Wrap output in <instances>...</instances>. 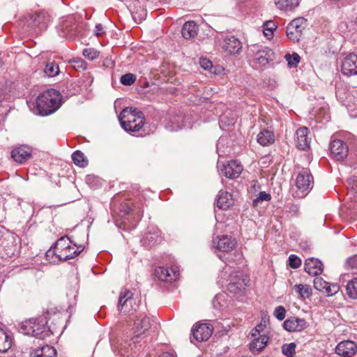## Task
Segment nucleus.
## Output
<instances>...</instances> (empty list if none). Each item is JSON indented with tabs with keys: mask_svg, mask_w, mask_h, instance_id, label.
Instances as JSON below:
<instances>
[{
	"mask_svg": "<svg viewBox=\"0 0 357 357\" xmlns=\"http://www.w3.org/2000/svg\"><path fill=\"white\" fill-rule=\"evenodd\" d=\"M283 327L289 332H300L306 328L307 322L304 319L293 317L284 321Z\"/></svg>",
	"mask_w": 357,
	"mask_h": 357,
	"instance_id": "nucleus-17",
	"label": "nucleus"
},
{
	"mask_svg": "<svg viewBox=\"0 0 357 357\" xmlns=\"http://www.w3.org/2000/svg\"><path fill=\"white\" fill-rule=\"evenodd\" d=\"M294 289L298 296L303 299L309 298L312 294L311 289L307 284H296Z\"/></svg>",
	"mask_w": 357,
	"mask_h": 357,
	"instance_id": "nucleus-32",
	"label": "nucleus"
},
{
	"mask_svg": "<svg viewBox=\"0 0 357 357\" xmlns=\"http://www.w3.org/2000/svg\"><path fill=\"white\" fill-rule=\"evenodd\" d=\"M341 72L348 77L357 75V54L351 53L344 58L341 64Z\"/></svg>",
	"mask_w": 357,
	"mask_h": 357,
	"instance_id": "nucleus-10",
	"label": "nucleus"
},
{
	"mask_svg": "<svg viewBox=\"0 0 357 357\" xmlns=\"http://www.w3.org/2000/svg\"><path fill=\"white\" fill-rule=\"evenodd\" d=\"M331 156L337 161L344 160L349 153V147L344 141L341 139H333L330 144Z\"/></svg>",
	"mask_w": 357,
	"mask_h": 357,
	"instance_id": "nucleus-9",
	"label": "nucleus"
},
{
	"mask_svg": "<svg viewBox=\"0 0 357 357\" xmlns=\"http://www.w3.org/2000/svg\"><path fill=\"white\" fill-rule=\"evenodd\" d=\"M257 139L261 146H266L275 142V135L272 131L264 129L258 134Z\"/></svg>",
	"mask_w": 357,
	"mask_h": 357,
	"instance_id": "nucleus-27",
	"label": "nucleus"
},
{
	"mask_svg": "<svg viewBox=\"0 0 357 357\" xmlns=\"http://www.w3.org/2000/svg\"><path fill=\"white\" fill-rule=\"evenodd\" d=\"M301 264V259L295 255H291L289 257V265L292 268H297Z\"/></svg>",
	"mask_w": 357,
	"mask_h": 357,
	"instance_id": "nucleus-44",
	"label": "nucleus"
},
{
	"mask_svg": "<svg viewBox=\"0 0 357 357\" xmlns=\"http://www.w3.org/2000/svg\"><path fill=\"white\" fill-rule=\"evenodd\" d=\"M199 63L201 67L204 70H210L213 66L212 62L206 58L200 59Z\"/></svg>",
	"mask_w": 357,
	"mask_h": 357,
	"instance_id": "nucleus-48",
	"label": "nucleus"
},
{
	"mask_svg": "<svg viewBox=\"0 0 357 357\" xmlns=\"http://www.w3.org/2000/svg\"><path fill=\"white\" fill-rule=\"evenodd\" d=\"M56 350L54 347L49 345H44L41 347L33 349L31 351V357H55Z\"/></svg>",
	"mask_w": 357,
	"mask_h": 357,
	"instance_id": "nucleus-25",
	"label": "nucleus"
},
{
	"mask_svg": "<svg viewBox=\"0 0 357 357\" xmlns=\"http://www.w3.org/2000/svg\"><path fill=\"white\" fill-rule=\"evenodd\" d=\"M104 33L103 27L101 24H98L95 27V33L97 36H101Z\"/></svg>",
	"mask_w": 357,
	"mask_h": 357,
	"instance_id": "nucleus-50",
	"label": "nucleus"
},
{
	"mask_svg": "<svg viewBox=\"0 0 357 357\" xmlns=\"http://www.w3.org/2000/svg\"><path fill=\"white\" fill-rule=\"evenodd\" d=\"M31 153L32 149L30 146L26 145H22L15 148L11 151V157L17 162L22 164L30 158Z\"/></svg>",
	"mask_w": 357,
	"mask_h": 357,
	"instance_id": "nucleus-19",
	"label": "nucleus"
},
{
	"mask_svg": "<svg viewBox=\"0 0 357 357\" xmlns=\"http://www.w3.org/2000/svg\"><path fill=\"white\" fill-rule=\"evenodd\" d=\"M284 355L287 357H293L296 354V344L294 342L285 344L282 347Z\"/></svg>",
	"mask_w": 357,
	"mask_h": 357,
	"instance_id": "nucleus-39",
	"label": "nucleus"
},
{
	"mask_svg": "<svg viewBox=\"0 0 357 357\" xmlns=\"http://www.w3.org/2000/svg\"><path fill=\"white\" fill-rule=\"evenodd\" d=\"M83 250L84 247L82 245H77L75 243L73 242V244H70L59 257L61 258V261H67L77 257Z\"/></svg>",
	"mask_w": 357,
	"mask_h": 357,
	"instance_id": "nucleus-24",
	"label": "nucleus"
},
{
	"mask_svg": "<svg viewBox=\"0 0 357 357\" xmlns=\"http://www.w3.org/2000/svg\"><path fill=\"white\" fill-rule=\"evenodd\" d=\"M154 275L159 280L167 282L175 281L178 276L177 271L172 268H167L163 266L157 267L155 270Z\"/></svg>",
	"mask_w": 357,
	"mask_h": 357,
	"instance_id": "nucleus-18",
	"label": "nucleus"
},
{
	"mask_svg": "<svg viewBox=\"0 0 357 357\" xmlns=\"http://www.w3.org/2000/svg\"><path fill=\"white\" fill-rule=\"evenodd\" d=\"M150 317L145 314H140L134 322L135 333L136 336H140L148 331L155 323L151 324Z\"/></svg>",
	"mask_w": 357,
	"mask_h": 357,
	"instance_id": "nucleus-16",
	"label": "nucleus"
},
{
	"mask_svg": "<svg viewBox=\"0 0 357 357\" xmlns=\"http://www.w3.org/2000/svg\"><path fill=\"white\" fill-rule=\"evenodd\" d=\"M275 3L280 10H291L298 6V0H275Z\"/></svg>",
	"mask_w": 357,
	"mask_h": 357,
	"instance_id": "nucleus-31",
	"label": "nucleus"
},
{
	"mask_svg": "<svg viewBox=\"0 0 357 357\" xmlns=\"http://www.w3.org/2000/svg\"><path fill=\"white\" fill-rule=\"evenodd\" d=\"M324 265L321 261L315 258H308L304 264L305 271L311 275H320L323 271Z\"/></svg>",
	"mask_w": 357,
	"mask_h": 357,
	"instance_id": "nucleus-21",
	"label": "nucleus"
},
{
	"mask_svg": "<svg viewBox=\"0 0 357 357\" xmlns=\"http://www.w3.org/2000/svg\"><path fill=\"white\" fill-rule=\"evenodd\" d=\"M250 350L254 354H259L268 344L269 337L263 333L262 335L252 337Z\"/></svg>",
	"mask_w": 357,
	"mask_h": 357,
	"instance_id": "nucleus-20",
	"label": "nucleus"
},
{
	"mask_svg": "<svg viewBox=\"0 0 357 357\" xmlns=\"http://www.w3.org/2000/svg\"><path fill=\"white\" fill-rule=\"evenodd\" d=\"M44 73L48 77H54L59 74V68L56 63L48 62L45 67Z\"/></svg>",
	"mask_w": 357,
	"mask_h": 357,
	"instance_id": "nucleus-35",
	"label": "nucleus"
},
{
	"mask_svg": "<svg viewBox=\"0 0 357 357\" xmlns=\"http://www.w3.org/2000/svg\"><path fill=\"white\" fill-rule=\"evenodd\" d=\"M119 120L123 130L130 133L140 132L139 135H145L143 130L144 125V116L142 112L136 108L126 107L123 109L119 116Z\"/></svg>",
	"mask_w": 357,
	"mask_h": 357,
	"instance_id": "nucleus-1",
	"label": "nucleus"
},
{
	"mask_svg": "<svg viewBox=\"0 0 357 357\" xmlns=\"http://www.w3.org/2000/svg\"><path fill=\"white\" fill-rule=\"evenodd\" d=\"M159 357H175V356L172 354L166 352V353H163V354H160L159 356Z\"/></svg>",
	"mask_w": 357,
	"mask_h": 357,
	"instance_id": "nucleus-51",
	"label": "nucleus"
},
{
	"mask_svg": "<svg viewBox=\"0 0 357 357\" xmlns=\"http://www.w3.org/2000/svg\"><path fill=\"white\" fill-rule=\"evenodd\" d=\"M243 165L238 160H234L229 161L223 169H221L222 174L229 178H238L243 172Z\"/></svg>",
	"mask_w": 357,
	"mask_h": 357,
	"instance_id": "nucleus-14",
	"label": "nucleus"
},
{
	"mask_svg": "<svg viewBox=\"0 0 357 357\" xmlns=\"http://www.w3.org/2000/svg\"><path fill=\"white\" fill-rule=\"evenodd\" d=\"M45 317L32 318L20 324L19 331L24 335H31L39 339H44L50 335V330L47 326Z\"/></svg>",
	"mask_w": 357,
	"mask_h": 357,
	"instance_id": "nucleus-3",
	"label": "nucleus"
},
{
	"mask_svg": "<svg viewBox=\"0 0 357 357\" xmlns=\"http://www.w3.org/2000/svg\"><path fill=\"white\" fill-rule=\"evenodd\" d=\"M286 61H287L288 66L290 68L296 67L298 63L300 62V56L294 52L293 54H287L284 56Z\"/></svg>",
	"mask_w": 357,
	"mask_h": 357,
	"instance_id": "nucleus-37",
	"label": "nucleus"
},
{
	"mask_svg": "<svg viewBox=\"0 0 357 357\" xmlns=\"http://www.w3.org/2000/svg\"><path fill=\"white\" fill-rule=\"evenodd\" d=\"M355 22L357 24V17L356 18Z\"/></svg>",
	"mask_w": 357,
	"mask_h": 357,
	"instance_id": "nucleus-55",
	"label": "nucleus"
},
{
	"mask_svg": "<svg viewBox=\"0 0 357 357\" xmlns=\"http://www.w3.org/2000/svg\"><path fill=\"white\" fill-rule=\"evenodd\" d=\"M266 326V321L265 319H262L261 322L257 324L250 333L251 337H255L258 335H262L261 333L264 332Z\"/></svg>",
	"mask_w": 357,
	"mask_h": 357,
	"instance_id": "nucleus-38",
	"label": "nucleus"
},
{
	"mask_svg": "<svg viewBox=\"0 0 357 357\" xmlns=\"http://www.w3.org/2000/svg\"><path fill=\"white\" fill-rule=\"evenodd\" d=\"M136 76L132 73H126L121 76L120 82L123 85L130 86L135 83Z\"/></svg>",
	"mask_w": 357,
	"mask_h": 357,
	"instance_id": "nucleus-40",
	"label": "nucleus"
},
{
	"mask_svg": "<svg viewBox=\"0 0 357 357\" xmlns=\"http://www.w3.org/2000/svg\"><path fill=\"white\" fill-rule=\"evenodd\" d=\"M139 305L132 293L128 290H122L119 298L118 309L122 315L131 316L137 312Z\"/></svg>",
	"mask_w": 357,
	"mask_h": 357,
	"instance_id": "nucleus-5",
	"label": "nucleus"
},
{
	"mask_svg": "<svg viewBox=\"0 0 357 357\" xmlns=\"http://www.w3.org/2000/svg\"><path fill=\"white\" fill-rule=\"evenodd\" d=\"M250 52H252V64L256 68L266 66L275 58L273 51L266 46L255 45L251 47Z\"/></svg>",
	"mask_w": 357,
	"mask_h": 357,
	"instance_id": "nucleus-4",
	"label": "nucleus"
},
{
	"mask_svg": "<svg viewBox=\"0 0 357 357\" xmlns=\"http://www.w3.org/2000/svg\"><path fill=\"white\" fill-rule=\"evenodd\" d=\"M347 292L350 298H357V278H354L348 282Z\"/></svg>",
	"mask_w": 357,
	"mask_h": 357,
	"instance_id": "nucleus-36",
	"label": "nucleus"
},
{
	"mask_svg": "<svg viewBox=\"0 0 357 357\" xmlns=\"http://www.w3.org/2000/svg\"><path fill=\"white\" fill-rule=\"evenodd\" d=\"M198 26L193 21L185 22L182 28L181 33L184 38L192 39L197 35Z\"/></svg>",
	"mask_w": 357,
	"mask_h": 357,
	"instance_id": "nucleus-26",
	"label": "nucleus"
},
{
	"mask_svg": "<svg viewBox=\"0 0 357 357\" xmlns=\"http://www.w3.org/2000/svg\"><path fill=\"white\" fill-rule=\"evenodd\" d=\"M82 54L89 60H93L99 56V52L94 48H86L83 50Z\"/></svg>",
	"mask_w": 357,
	"mask_h": 357,
	"instance_id": "nucleus-42",
	"label": "nucleus"
},
{
	"mask_svg": "<svg viewBox=\"0 0 357 357\" xmlns=\"http://www.w3.org/2000/svg\"><path fill=\"white\" fill-rule=\"evenodd\" d=\"M306 24L303 17L293 20L287 27V36L294 42H298Z\"/></svg>",
	"mask_w": 357,
	"mask_h": 357,
	"instance_id": "nucleus-7",
	"label": "nucleus"
},
{
	"mask_svg": "<svg viewBox=\"0 0 357 357\" xmlns=\"http://www.w3.org/2000/svg\"><path fill=\"white\" fill-rule=\"evenodd\" d=\"M220 46L224 52L229 54H239L242 50L241 40L232 35L225 36L220 43Z\"/></svg>",
	"mask_w": 357,
	"mask_h": 357,
	"instance_id": "nucleus-8",
	"label": "nucleus"
},
{
	"mask_svg": "<svg viewBox=\"0 0 357 357\" xmlns=\"http://www.w3.org/2000/svg\"><path fill=\"white\" fill-rule=\"evenodd\" d=\"M311 137L309 129L307 127H301L296 132V146L303 151L310 147Z\"/></svg>",
	"mask_w": 357,
	"mask_h": 357,
	"instance_id": "nucleus-12",
	"label": "nucleus"
},
{
	"mask_svg": "<svg viewBox=\"0 0 357 357\" xmlns=\"http://www.w3.org/2000/svg\"><path fill=\"white\" fill-rule=\"evenodd\" d=\"M188 116H178L174 118V120L168 123L166 127L171 131H177L179 129L186 127H191L190 123L188 121Z\"/></svg>",
	"mask_w": 357,
	"mask_h": 357,
	"instance_id": "nucleus-22",
	"label": "nucleus"
},
{
	"mask_svg": "<svg viewBox=\"0 0 357 357\" xmlns=\"http://www.w3.org/2000/svg\"><path fill=\"white\" fill-rule=\"evenodd\" d=\"M230 123H231V124L234 123L233 120L230 123H229V124H230Z\"/></svg>",
	"mask_w": 357,
	"mask_h": 357,
	"instance_id": "nucleus-56",
	"label": "nucleus"
},
{
	"mask_svg": "<svg viewBox=\"0 0 357 357\" xmlns=\"http://www.w3.org/2000/svg\"><path fill=\"white\" fill-rule=\"evenodd\" d=\"M234 204L231 194L220 190L216 202V206L220 209L227 210Z\"/></svg>",
	"mask_w": 357,
	"mask_h": 357,
	"instance_id": "nucleus-23",
	"label": "nucleus"
},
{
	"mask_svg": "<svg viewBox=\"0 0 357 357\" xmlns=\"http://www.w3.org/2000/svg\"><path fill=\"white\" fill-rule=\"evenodd\" d=\"M271 199L270 194L266 193L264 191L260 192L258 197L253 200L254 205H256L259 202L269 201Z\"/></svg>",
	"mask_w": 357,
	"mask_h": 357,
	"instance_id": "nucleus-47",
	"label": "nucleus"
},
{
	"mask_svg": "<svg viewBox=\"0 0 357 357\" xmlns=\"http://www.w3.org/2000/svg\"><path fill=\"white\" fill-rule=\"evenodd\" d=\"M313 185V176L308 169H303L296 178V186L298 189L297 197H303Z\"/></svg>",
	"mask_w": 357,
	"mask_h": 357,
	"instance_id": "nucleus-6",
	"label": "nucleus"
},
{
	"mask_svg": "<svg viewBox=\"0 0 357 357\" xmlns=\"http://www.w3.org/2000/svg\"><path fill=\"white\" fill-rule=\"evenodd\" d=\"M274 316L280 321L285 318L286 310L283 306H278L274 310Z\"/></svg>",
	"mask_w": 357,
	"mask_h": 357,
	"instance_id": "nucleus-45",
	"label": "nucleus"
},
{
	"mask_svg": "<svg viewBox=\"0 0 357 357\" xmlns=\"http://www.w3.org/2000/svg\"><path fill=\"white\" fill-rule=\"evenodd\" d=\"M356 351L357 345L351 340L342 341L335 347V353L341 357H353Z\"/></svg>",
	"mask_w": 357,
	"mask_h": 357,
	"instance_id": "nucleus-13",
	"label": "nucleus"
},
{
	"mask_svg": "<svg viewBox=\"0 0 357 357\" xmlns=\"http://www.w3.org/2000/svg\"><path fill=\"white\" fill-rule=\"evenodd\" d=\"M60 255L57 252V249L53 245L45 253L46 259L51 264H57L61 261L59 257Z\"/></svg>",
	"mask_w": 357,
	"mask_h": 357,
	"instance_id": "nucleus-33",
	"label": "nucleus"
},
{
	"mask_svg": "<svg viewBox=\"0 0 357 357\" xmlns=\"http://www.w3.org/2000/svg\"><path fill=\"white\" fill-rule=\"evenodd\" d=\"M61 94L53 89L41 93L36 100L37 112L41 116L53 114L61 107Z\"/></svg>",
	"mask_w": 357,
	"mask_h": 357,
	"instance_id": "nucleus-2",
	"label": "nucleus"
},
{
	"mask_svg": "<svg viewBox=\"0 0 357 357\" xmlns=\"http://www.w3.org/2000/svg\"><path fill=\"white\" fill-rule=\"evenodd\" d=\"M73 240L69 236H63L59 238L54 245L57 249L58 253L61 255L70 244H73Z\"/></svg>",
	"mask_w": 357,
	"mask_h": 357,
	"instance_id": "nucleus-29",
	"label": "nucleus"
},
{
	"mask_svg": "<svg viewBox=\"0 0 357 357\" xmlns=\"http://www.w3.org/2000/svg\"><path fill=\"white\" fill-rule=\"evenodd\" d=\"M1 330H2V329H1V328H0V331H1Z\"/></svg>",
	"mask_w": 357,
	"mask_h": 357,
	"instance_id": "nucleus-57",
	"label": "nucleus"
},
{
	"mask_svg": "<svg viewBox=\"0 0 357 357\" xmlns=\"http://www.w3.org/2000/svg\"><path fill=\"white\" fill-rule=\"evenodd\" d=\"M254 182H255L254 186H255L256 183H257V181H255Z\"/></svg>",
	"mask_w": 357,
	"mask_h": 357,
	"instance_id": "nucleus-54",
	"label": "nucleus"
},
{
	"mask_svg": "<svg viewBox=\"0 0 357 357\" xmlns=\"http://www.w3.org/2000/svg\"><path fill=\"white\" fill-rule=\"evenodd\" d=\"M120 352H121V356H125V354L122 353V351H121V349H120Z\"/></svg>",
	"mask_w": 357,
	"mask_h": 357,
	"instance_id": "nucleus-52",
	"label": "nucleus"
},
{
	"mask_svg": "<svg viewBox=\"0 0 357 357\" xmlns=\"http://www.w3.org/2000/svg\"><path fill=\"white\" fill-rule=\"evenodd\" d=\"M73 162L78 167H85L88 165V160L81 151H75L72 154Z\"/></svg>",
	"mask_w": 357,
	"mask_h": 357,
	"instance_id": "nucleus-30",
	"label": "nucleus"
},
{
	"mask_svg": "<svg viewBox=\"0 0 357 357\" xmlns=\"http://www.w3.org/2000/svg\"><path fill=\"white\" fill-rule=\"evenodd\" d=\"M227 289L231 293H233L235 295H238L241 294L242 291L243 284L239 281L237 282H230L228 284Z\"/></svg>",
	"mask_w": 357,
	"mask_h": 357,
	"instance_id": "nucleus-41",
	"label": "nucleus"
},
{
	"mask_svg": "<svg viewBox=\"0 0 357 357\" xmlns=\"http://www.w3.org/2000/svg\"><path fill=\"white\" fill-rule=\"evenodd\" d=\"M339 289L340 287L337 284H330L328 282L325 291L328 296H333L335 294Z\"/></svg>",
	"mask_w": 357,
	"mask_h": 357,
	"instance_id": "nucleus-46",
	"label": "nucleus"
},
{
	"mask_svg": "<svg viewBox=\"0 0 357 357\" xmlns=\"http://www.w3.org/2000/svg\"><path fill=\"white\" fill-rule=\"evenodd\" d=\"M263 27V32L265 37L268 40L271 39L273 36V31L277 27L275 22L271 20L266 21L264 23Z\"/></svg>",
	"mask_w": 357,
	"mask_h": 357,
	"instance_id": "nucleus-34",
	"label": "nucleus"
},
{
	"mask_svg": "<svg viewBox=\"0 0 357 357\" xmlns=\"http://www.w3.org/2000/svg\"><path fill=\"white\" fill-rule=\"evenodd\" d=\"M213 331V326L208 324H197L192 329V334L196 341L204 342L211 336Z\"/></svg>",
	"mask_w": 357,
	"mask_h": 357,
	"instance_id": "nucleus-11",
	"label": "nucleus"
},
{
	"mask_svg": "<svg viewBox=\"0 0 357 357\" xmlns=\"http://www.w3.org/2000/svg\"><path fill=\"white\" fill-rule=\"evenodd\" d=\"M12 346V337L3 329L0 331V352H6Z\"/></svg>",
	"mask_w": 357,
	"mask_h": 357,
	"instance_id": "nucleus-28",
	"label": "nucleus"
},
{
	"mask_svg": "<svg viewBox=\"0 0 357 357\" xmlns=\"http://www.w3.org/2000/svg\"><path fill=\"white\" fill-rule=\"evenodd\" d=\"M223 118H224V116H221V121H223Z\"/></svg>",
	"mask_w": 357,
	"mask_h": 357,
	"instance_id": "nucleus-53",
	"label": "nucleus"
},
{
	"mask_svg": "<svg viewBox=\"0 0 357 357\" xmlns=\"http://www.w3.org/2000/svg\"><path fill=\"white\" fill-rule=\"evenodd\" d=\"M158 236L155 234H146V236L144 238V240H147L150 242H153V244H154L155 242H157Z\"/></svg>",
	"mask_w": 357,
	"mask_h": 357,
	"instance_id": "nucleus-49",
	"label": "nucleus"
},
{
	"mask_svg": "<svg viewBox=\"0 0 357 357\" xmlns=\"http://www.w3.org/2000/svg\"><path fill=\"white\" fill-rule=\"evenodd\" d=\"M328 282L321 278H316L314 280V287L319 291L326 290Z\"/></svg>",
	"mask_w": 357,
	"mask_h": 357,
	"instance_id": "nucleus-43",
	"label": "nucleus"
},
{
	"mask_svg": "<svg viewBox=\"0 0 357 357\" xmlns=\"http://www.w3.org/2000/svg\"><path fill=\"white\" fill-rule=\"evenodd\" d=\"M213 243L217 250L225 252L233 250L236 245V240L228 236L217 237L213 240Z\"/></svg>",
	"mask_w": 357,
	"mask_h": 357,
	"instance_id": "nucleus-15",
	"label": "nucleus"
}]
</instances>
